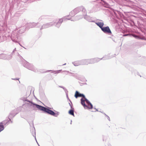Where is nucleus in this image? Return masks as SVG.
Segmentation results:
<instances>
[{
    "mask_svg": "<svg viewBox=\"0 0 146 146\" xmlns=\"http://www.w3.org/2000/svg\"><path fill=\"white\" fill-rule=\"evenodd\" d=\"M74 111L73 110H71L69 111L68 113L70 115L74 116Z\"/></svg>",
    "mask_w": 146,
    "mask_h": 146,
    "instance_id": "obj_15",
    "label": "nucleus"
},
{
    "mask_svg": "<svg viewBox=\"0 0 146 146\" xmlns=\"http://www.w3.org/2000/svg\"><path fill=\"white\" fill-rule=\"evenodd\" d=\"M30 102L33 105H35L36 107L39 110L44 111L52 115L56 116L55 113L52 111L50 110L49 109L44 107L34 104L32 102Z\"/></svg>",
    "mask_w": 146,
    "mask_h": 146,
    "instance_id": "obj_2",
    "label": "nucleus"
},
{
    "mask_svg": "<svg viewBox=\"0 0 146 146\" xmlns=\"http://www.w3.org/2000/svg\"><path fill=\"white\" fill-rule=\"evenodd\" d=\"M74 97L77 98L79 97H82L83 98L81 100V104L84 106L90 109H92L93 108V106L90 102L86 99L84 94L80 93L78 91H76Z\"/></svg>",
    "mask_w": 146,
    "mask_h": 146,
    "instance_id": "obj_1",
    "label": "nucleus"
},
{
    "mask_svg": "<svg viewBox=\"0 0 146 146\" xmlns=\"http://www.w3.org/2000/svg\"><path fill=\"white\" fill-rule=\"evenodd\" d=\"M26 29L27 30H28L30 28H31L30 27V23H27L26 25Z\"/></svg>",
    "mask_w": 146,
    "mask_h": 146,
    "instance_id": "obj_14",
    "label": "nucleus"
},
{
    "mask_svg": "<svg viewBox=\"0 0 146 146\" xmlns=\"http://www.w3.org/2000/svg\"><path fill=\"white\" fill-rule=\"evenodd\" d=\"M72 12H74L76 14L79 12L83 13V15H85L87 14V11L85 9L83 6H81L76 8L73 10Z\"/></svg>",
    "mask_w": 146,
    "mask_h": 146,
    "instance_id": "obj_5",
    "label": "nucleus"
},
{
    "mask_svg": "<svg viewBox=\"0 0 146 146\" xmlns=\"http://www.w3.org/2000/svg\"><path fill=\"white\" fill-rule=\"evenodd\" d=\"M100 21H102V20H99Z\"/></svg>",
    "mask_w": 146,
    "mask_h": 146,
    "instance_id": "obj_19",
    "label": "nucleus"
},
{
    "mask_svg": "<svg viewBox=\"0 0 146 146\" xmlns=\"http://www.w3.org/2000/svg\"><path fill=\"white\" fill-rule=\"evenodd\" d=\"M131 36H133V37L136 38H139V36L133 34V35H131Z\"/></svg>",
    "mask_w": 146,
    "mask_h": 146,
    "instance_id": "obj_16",
    "label": "nucleus"
},
{
    "mask_svg": "<svg viewBox=\"0 0 146 146\" xmlns=\"http://www.w3.org/2000/svg\"><path fill=\"white\" fill-rule=\"evenodd\" d=\"M55 23H56L55 22L53 21L49 23H48L43 24V25L41 26L40 29V30H41L43 29H45L51 27L53 25H54Z\"/></svg>",
    "mask_w": 146,
    "mask_h": 146,
    "instance_id": "obj_6",
    "label": "nucleus"
},
{
    "mask_svg": "<svg viewBox=\"0 0 146 146\" xmlns=\"http://www.w3.org/2000/svg\"><path fill=\"white\" fill-rule=\"evenodd\" d=\"M11 38L13 42L18 43L20 46H22L19 42V40H18L19 38L16 31H14L12 32L11 34Z\"/></svg>",
    "mask_w": 146,
    "mask_h": 146,
    "instance_id": "obj_4",
    "label": "nucleus"
},
{
    "mask_svg": "<svg viewBox=\"0 0 146 146\" xmlns=\"http://www.w3.org/2000/svg\"><path fill=\"white\" fill-rule=\"evenodd\" d=\"M73 11H71V12H70L69 13V15L68 16H67L64 17V18L65 19H67L66 18V17L67 18H72L73 19H74V17H73L75 15H76V14L74 12H72Z\"/></svg>",
    "mask_w": 146,
    "mask_h": 146,
    "instance_id": "obj_10",
    "label": "nucleus"
},
{
    "mask_svg": "<svg viewBox=\"0 0 146 146\" xmlns=\"http://www.w3.org/2000/svg\"><path fill=\"white\" fill-rule=\"evenodd\" d=\"M64 18V17L62 19H60L56 23V27L58 28L60 27V26L62 22L64 20H65Z\"/></svg>",
    "mask_w": 146,
    "mask_h": 146,
    "instance_id": "obj_11",
    "label": "nucleus"
},
{
    "mask_svg": "<svg viewBox=\"0 0 146 146\" xmlns=\"http://www.w3.org/2000/svg\"><path fill=\"white\" fill-rule=\"evenodd\" d=\"M84 18L85 19L89 22H95L93 20V19L92 17L87 15V14L84 15Z\"/></svg>",
    "mask_w": 146,
    "mask_h": 146,
    "instance_id": "obj_9",
    "label": "nucleus"
},
{
    "mask_svg": "<svg viewBox=\"0 0 146 146\" xmlns=\"http://www.w3.org/2000/svg\"><path fill=\"white\" fill-rule=\"evenodd\" d=\"M4 126L2 122L0 123V132L4 129Z\"/></svg>",
    "mask_w": 146,
    "mask_h": 146,
    "instance_id": "obj_13",
    "label": "nucleus"
},
{
    "mask_svg": "<svg viewBox=\"0 0 146 146\" xmlns=\"http://www.w3.org/2000/svg\"><path fill=\"white\" fill-rule=\"evenodd\" d=\"M131 36V35L130 34H124L123 35V36Z\"/></svg>",
    "mask_w": 146,
    "mask_h": 146,
    "instance_id": "obj_17",
    "label": "nucleus"
},
{
    "mask_svg": "<svg viewBox=\"0 0 146 146\" xmlns=\"http://www.w3.org/2000/svg\"><path fill=\"white\" fill-rule=\"evenodd\" d=\"M45 16H44L40 17L38 19V22L37 23H30V25L31 28L36 27L37 28H40L41 27L40 24L44 21Z\"/></svg>",
    "mask_w": 146,
    "mask_h": 146,
    "instance_id": "obj_3",
    "label": "nucleus"
},
{
    "mask_svg": "<svg viewBox=\"0 0 146 146\" xmlns=\"http://www.w3.org/2000/svg\"><path fill=\"white\" fill-rule=\"evenodd\" d=\"M81 13H82V15H77L75 18H74V19H73L72 18H67V19L68 20H70L71 21H76L80 19H81L83 18V17H84V15H83V13L82 12ZM66 18L67 19L66 17Z\"/></svg>",
    "mask_w": 146,
    "mask_h": 146,
    "instance_id": "obj_7",
    "label": "nucleus"
},
{
    "mask_svg": "<svg viewBox=\"0 0 146 146\" xmlns=\"http://www.w3.org/2000/svg\"><path fill=\"white\" fill-rule=\"evenodd\" d=\"M101 30L105 33L110 34L111 32L108 26L103 27L101 29Z\"/></svg>",
    "mask_w": 146,
    "mask_h": 146,
    "instance_id": "obj_8",
    "label": "nucleus"
},
{
    "mask_svg": "<svg viewBox=\"0 0 146 146\" xmlns=\"http://www.w3.org/2000/svg\"><path fill=\"white\" fill-rule=\"evenodd\" d=\"M96 24L101 29L104 25V24L103 22H95Z\"/></svg>",
    "mask_w": 146,
    "mask_h": 146,
    "instance_id": "obj_12",
    "label": "nucleus"
},
{
    "mask_svg": "<svg viewBox=\"0 0 146 146\" xmlns=\"http://www.w3.org/2000/svg\"><path fill=\"white\" fill-rule=\"evenodd\" d=\"M61 71V70H57V71H56V73H58L60 72Z\"/></svg>",
    "mask_w": 146,
    "mask_h": 146,
    "instance_id": "obj_18",
    "label": "nucleus"
}]
</instances>
